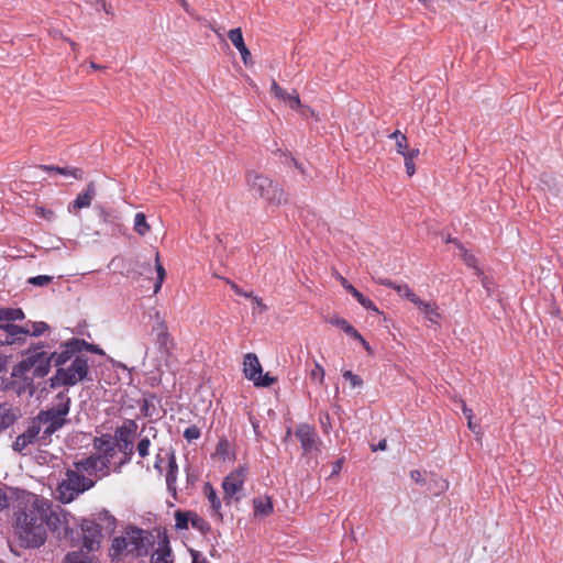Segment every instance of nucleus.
Instances as JSON below:
<instances>
[{
    "instance_id": "obj_1",
    "label": "nucleus",
    "mask_w": 563,
    "mask_h": 563,
    "mask_svg": "<svg viewBox=\"0 0 563 563\" xmlns=\"http://www.w3.org/2000/svg\"><path fill=\"white\" fill-rule=\"evenodd\" d=\"M14 534L24 549L42 547L47 532L51 531L57 539L74 543V529L69 527L67 514L56 511L51 500L31 495L19 503L14 511Z\"/></svg>"
},
{
    "instance_id": "obj_2",
    "label": "nucleus",
    "mask_w": 563,
    "mask_h": 563,
    "mask_svg": "<svg viewBox=\"0 0 563 563\" xmlns=\"http://www.w3.org/2000/svg\"><path fill=\"white\" fill-rule=\"evenodd\" d=\"M67 350L68 344L62 342L58 350L53 352L56 372L48 379L52 389L74 387L80 382L91 380L88 356L69 353Z\"/></svg>"
},
{
    "instance_id": "obj_3",
    "label": "nucleus",
    "mask_w": 563,
    "mask_h": 563,
    "mask_svg": "<svg viewBox=\"0 0 563 563\" xmlns=\"http://www.w3.org/2000/svg\"><path fill=\"white\" fill-rule=\"evenodd\" d=\"M245 181L253 197L262 199L271 206L279 207L288 202V194L283 186L266 175L250 170L245 175Z\"/></svg>"
},
{
    "instance_id": "obj_4",
    "label": "nucleus",
    "mask_w": 563,
    "mask_h": 563,
    "mask_svg": "<svg viewBox=\"0 0 563 563\" xmlns=\"http://www.w3.org/2000/svg\"><path fill=\"white\" fill-rule=\"evenodd\" d=\"M125 533L126 536L113 538L111 543L112 558H119L123 553L135 558L147 555L148 545L153 544L150 539L151 534L136 526H128Z\"/></svg>"
},
{
    "instance_id": "obj_5",
    "label": "nucleus",
    "mask_w": 563,
    "mask_h": 563,
    "mask_svg": "<svg viewBox=\"0 0 563 563\" xmlns=\"http://www.w3.org/2000/svg\"><path fill=\"white\" fill-rule=\"evenodd\" d=\"M44 347V342H38L34 347H29L25 353L26 357L14 366L12 375L15 376L18 373L33 369V377L35 378H44L47 376L52 365L55 366V357L53 353L47 354L43 351Z\"/></svg>"
},
{
    "instance_id": "obj_6",
    "label": "nucleus",
    "mask_w": 563,
    "mask_h": 563,
    "mask_svg": "<svg viewBox=\"0 0 563 563\" xmlns=\"http://www.w3.org/2000/svg\"><path fill=\"white\" fill-rule=\"evenodd\" d=\"M137 424L135 420L128 419L122 426L114 431V449L123 454V457L114 467V472L120 473L121 466L131 462L134 454L133 442L136 433Z\"/></svg>"
},
{
    "instance_id": "obj_7",
    "label": "nucleus",
    "mask_w": 563,
    "mask_h": 563,
    "mask_svg": "<svg viewBox=\"0 0 563 563\" xmlns=\"http://www.w3.org/2000/svg\"><path fill=\"white\" fill-rule=\"evenodd\" d=\"M67 479H64L58 488H65L70 490L68 500H71L74 495L81 494L91 487H93L95 482L85 475L80 474L78 471L68 470L66 473Z\"/></svg>"
},
{
    "instance_id": "obj_8",
    "label": "nucleus",
    "mask_w": 563,
    "mask_h": 563,
    "mask_svg": "<svg viewBox=\"0 0 563 563\" xmlns=\"http://www.w3.org/2000/svg\"><path fill=\"white\" fill-rule=\"evenodd\" d=\"M35 422L42 428V424L46 427L43 429L41 434V440L45 441L57 430L63 428L67 423V418H59L56 413H53V410H41L35 417H33Z\"/></svg>"
},
{
    "instance_id": "obj_9",
    "label": "nucleus",
    "mask_w": 563,
    "mask_h": 563,
    "mask_svg": "<svg viewBox=\"0 0 563 563\" xmlns=\"http://www.w3.org/2000/svg\"><path fill=\"white\" fill-rule=\"evenodd\" d=\"M80 528L82 531V548L87 551L98 550L102 540L100 523L96 520L82 519Z\"/></svg>"
},
{
    "instance_id": "obj_10",
    "label": "nucleus",
    "mask_w": 563,
    "mask_h": 563,
    "mask_svg": "<svg viewBox=\"0 0 563 563\" xmlns=\"http://www.w3.org/2000/svg\"><path fill=\"white\" fill-rule=\"evenodd\" d=\"M156 320L157 322L152 329V332L155 334V344L162 355L169 357L175 347L174 340L168 332L166 322L159 319L158 312L156 313Z\"/></svg>"
},
{
    "instance_id": "obj_11",
    "label": "nucleus",
    "mask_w": 563,
    "mask_h": 563,
    "mask_svg": "<svg viewBox=\"0 0 563 563\" xmlns=\"http://www.w3.org/2000/svg\"><path fill=\"white\" fill-rule=\"evenodd\" d=\"M246 468L240 467L231 472L222 481V488L224 492L223 500L227 505L231 504L232 497L243 488L245 482Z\"/></svg>"
},
{
    "instance_id": "obj_12",
    "label": "nucleus",
    "mask_w": 563,
    "mask_h": 563,
    "mask_svg": "<svg viewBox=\"0 0 563 563\" xmlns=\"http://www.w3.org/2000/svg\"><path fill=\"white\" fill-rule=\"evenodd\" d=\"M97 209L99 211V218L106 227L104 230L107 233L111 235H122L125 233L126 229L117 211L113 209H107L102 206H98Z\"/></svg>"
},
{
    "instance_id": "obj_13",
    "label": "nucleus",
    "mask_w": 563,
    "mask_h": 563,
    "mask_svg": "<svg viewBox=\"0 0 563 563\" xmlns=\"http://www.w3.org/2000/svg\"><path fill=\"white\" fill-rule=\"evenodd\" d=\"M42 432V428L35 422L32 418L29 421V424L23 433L16 437L15 441L12 444L13 451L18 453H23V451L31 444H34L37 440L41 439L40 433Z\"/></svg>"
},
{
    "instance_id": "obj_14",
    "label": "nucleus",
    "mask_w": 563,
    "mask_h": 563,
    "mask_svg": "<svg viewBox=\"0 0 563 563\" xmlns=\"http://www.w3.org/2000/svg\"><path fill=\"white\" fill-rule=\"evenodd\" d=\"M295 435L299 440L305 454L317 450V441L319 440L314 428L308 423H299L295 429Z\"/></svg>"
},
{
    "instance_id": "obj_15",
    "label": "nucleus",
    "mask_w": 563,
    "mask_h": 563,
    "mask_svg": "<svg viewBox=\"0 0 563 563\" xmlns=\"http://www.w3.org/2000/svg\"><path fill=\"white\" fill-rule=\"evenodd\" d=\"M93 449L99 452L97 455L104 461L103 467H109L114 453V441L111 434L104 433L96 437L93 439Z\"/></svg>"
},
{
    "instance_id": "obj_16",
    "label": "nucleus",
    "mask_w": 563,
    "mask_h": 563,
    "mask_svg": "<svg viewBox=\"0 0 563 563\" xmlns=\"http://www.w3.org/2000/svg\"><path fill=\"white\" fill-rule=\"evenodd\" d=\"M65 342L68 344L69 353H78L81 356H87V352L104 355V351L99 345L89 343L85 339L71 338Z\"/></svg>"
},
{
    "instance_id": "obj_17",
    "label": "nucleus",
    "mask_w": 563,
    "mask_h": 563,
    "mask_svg": "<svg viewBox=\"0 0 563 563\" xmlns=\"http://www.w3.org/2000/svg\"><path fill=\"white\" fill-rule=\"evenodd\" d=\"M340 283L343 286V288L349 294H351L364 309H366L367 311L374 312L376 314L382 313V311L378 309V307L368 297L364 296L352 284H350L346 278H344L343 276H340Z\"/></svg>"
},
{
    "instance_id": "obj_18",
    "label": "nucleus",
    "mask_w": 563,
    "mask_h": 563,
    "mask_svg": "<svg viewBox=\"0 0 563 563\" xmlns=\"http://www.w3.org/2000/svg\"><path fill=\"white\" fill-rule=\"evenodd\" d=\"M96 196V186L93 181H90L86 189L78 194L73 202L68 205V211L76 213L78 210L88 208L91 205Z\"/></svg>"
},
{
    "instance_id": "obj_19",
    "label": "nucleus",
    "mask_w": 563,
    "mask_h": 563,
    "mask_svg": "<svg viewBox=\"0 0 563 563\" xmlns=\"http://www.w3.org/2000/svg\"><path fill=\"white\" fill-rule=\"evenodd\" d=\"M168 467L166 472V486L168 493L176 498L177 497V475H178V464L176 460V454L174 450L167 452Z\"/></svg>"
},
{
    "instance_id": "obj_20",
    "label": "nucleus",
    "mask_w": 563,
    "mask_h": 563,
    "mask_svg": "<svg viewBox=\"0 0 563 563\" xmlns=\"http://www.w3.org/2000/svg\"><path fill=\"white\" fill-rule=\"evenodd\" d=\"M228 37L233 44V46L239 51L241 54L243 63L247 66L250 62L252 60L251 53L249 48L246 47L243 38V34L240 27L232 29L228 33Z\"/></svg>"
},
{
    "instance_id": "obj_21",
    "label": "nucleus",
    "mask_w": 563,
    "mask_h": 563,
    "mask_svg": "<svg viewBox=\"0 0 563 563\" xmlns=\"http://www.w3.org/2000/svg\"><path fill=\"white\" fill-rule=\"evenodd\" d=\"M262 369V365L256 354L247 353L244 356L243 373L249 380L254 382L255 379H258Z\"/></svg>"
},
{
    "instance_id": "obj_22",
    "label": "nucleus",
    "mask_w": 563,
    "mask_h": 563,
    "mask_svg": "<svg viewBox=\"0 0 563 563\" xmlns=\"http://www.w3.org/2000/svg\"><path fill=\"white\" fill-rule=\"evenodd\" d=\"M20 417V410L13 408L10 404L0 405V432L10 428Z\"/></svg>"
},
{
    "instance_id": "obj_23",
    "label": "nucleus",
    "mask_w": 563,
    "mask_h": 563,
    "mask_svg": "<svg viewBox=\"0 0 563 563\" xmlns=\"http://www.w3.org/2000/svg\"><path fill=\"white\" fill-rule=\"evenodd\" d=\"M8 329L11 332L8 333L9 347L16 350L22 347L26 343L27 331L23 330L21 325L14 323H7Z\"/></svg>"
},
{
    "instance_id": "obj_24",
    "label": "nucleus",
    "mask_w": 563,
    "mask_h": 563,
    "mask_svg": "<svg viewBox=\"0 0 563 563\" xmlns=\"http://www.w3.org/2000/svg\"><path fill=\"white\" fill-rule=\"evenodd\" d=\"M104 461L98 455H90L81 461L75 463L76 468L79 472H87L88 474L96 473L98 471L108 470L103 467Z\"/></svg>"
},
{
    "instance_id": "obj_25",
    "label": "nucleus",
    "mask_w": 563,
    "mask_h": 563,
    "mask_svg": "<svg viewBox=\"0 0 563 563\" xmlns=\"http://www.w3.org/2000/svg\"><path fill=\"white\" fill-rule=\"evenodd\" d=\"M380 285L395 290L400 297L406 298L411 303H416L419 297L411 290L407 284H397L391 279H382Z\"/></svg>"
},
{
    "instance_id": "obj_26",
    "label": "nucleus",
    "mask_w": 563,
    "mask_h": 563,
    "mask_svg": "<svg viewBox=\"0 0 563 563\" xmlns=\"http://www.w3.org/2000/svg\"><path fill=\"white\" fill-rule=\"evenodd\" d=\"M415 306L424 314L428 321L434 324L439 323L441 313L439 312V306L437 303L427 302L419 298Z\"/></svg>"
},
{
    "instance_id": "obj_27",
    "label": "nucleus",
    "mask_w": 563,
    "mask_h": 563,
    "mask_svg": "<svg viewBox=\"0 0 563 563\" xmlns=\"http://www.w3.org/2000/svg\"><path fill=\"white\" fill-rule=\"evenodd\" d=\"M172 556V549L169 547V540L166 534L158 542V547L155 554L152 556L151 563H172L169 560Z\"/></svg>"
},
{
    "instance_id": "obj_28",
    "label": "nucleus",
    "mask_w": 563,
    "mask_h": 563,
    "mask_svg": "<svg viewBox=\"0 0 563 563\" xmlns=\"http://www.w3.org/2000/svg\"><path fill=\"white\" fill-rule=\"evenodd\" d=\"M202 489H203L205 496L207 497V499L210 504L212 511L214 512V515L217 516V518L219 520H222L223 515L221 512V499L218 497L217 490L214 489L212 484L209 482L203 484Z\"/></svg>"
},
{
    "instance_id": "obj_29",
    "label": "nucleus",
    "mask_w": 563,
    "mask_h": 563,
    "mask_svg": "<svg viewBox=\"0 0 563 563\" xmlns=\"http://www.w3.org/2000/svg\"><path fill=\"white\" fill-rule=\"evenodd\" d=\"M48 410H53L59 418H66L70 410V398L66 391H59L56 395V404H54Z\"/></svg>"
},
{
    "instance_id": "obj_30",
    "label": "nucleus",
    "mask_w": 563,
    "mask_h": 563,
    "mask_svg": "<svg viewBox=\"0 0 563 563\" xmlns=\"http://www.w3.org/2000/svg\"><path fill=\"white\" fill-rule=\"evenodd\" d=\"M154 401H161L156 394L150 391L143 393L140 409L144 417L152 418L154 415L157 413V409L156 406L154 405Z\"/></svg>"
},
{
    "instance_id": "obj_31",
    "label": "nucleus",
    "mask_w": 563,
    "mask_h": 563,
    "mask_svg": "<svg viewBox=\"0 0 563 563\" xmlns=\"http://www.w3.org/2000/svg\"><path fill=\"white\" fill-rule=\"evenodd\" d=\"M253 506L255 516L267 517L274 511L273 501L269 496L254 498Z\"/></svg>"
},
{
    "instance_id": "obj_32",
    "label": "nucleus",
    "mask_w": 563,
    "mask_h": 563,
    "mask_svg": "<svg viewBox=\"0 0 563 563\" xmlns=\"http://www.w3.org/2000/svg\"><path fill=\"white\" fill-rule=\"evenodd\" d=\"M40 168L46 172H54L63 176H70L75 179H81L84 172L80 168L77 167H60V166H53V165H40Z\"/></svg>"
},
{
    "instance_id": "obj_33",
    "label": "nucleus",
    "mask_w": 563,
    "mask_h": 563,
    "mask_svg": "<svg viewBox=\"0 0 563 563\" xmlns=\"http://www.w3.org/2000/svg\"><path fill=\"white\" fill-rule=\"evenodd\" d=\"M23 319H25V313L21 308H0V322L13 323Z\"/></svg>"
},
{
    "instance_id": "obj_34",
    "label": "nucleus",
    "mask_w": 563,
    "mask_h": 563,
    "mask_svg": "<svg viewBox=\"0 0 563 563\" xmlns=\"http://www.w3.org/2000/svg\"><path fill=\"white\" fill-rule=\"evenodd\" d=\"M23 330L27 331V336H40L44 332L49 330V325L44 321H26L24 325H21Z\"/></svg>"
},
{
    "instance_id": "obj_35",
    "label": "nucleus",
    "mask_w": 563,
    "mask_h": 563,
    "mask_svg": "<svg viewBox=\"0 0 563 563\" xmlns=\"http://www.w3.org/2000/svg\"><path fill=\"white\" fill-rule=\"evenodd\" d=\"M102 525V528L109 532L113 533L117 527V519L112 516L107 509H102L97 514V520Z\"/></svg>"
},
{
    "instance_id": "obj_36",
    "label": "nucleus",
    "mask_w": 563,
    "mask_h": 563,
    "mask_svg": "<svg viewBox=\"0 0 563 563\" xmlns=\"http://www.w3.org/2000/svg\"><path fill=\"white\" fill-rule=\"evenodd\" d=\"M329 322L342 329L351 338L358 335V331L344 318L335 317L330 319Z\"/></svg>"
},
{
    "instance_id": "obj_37",
    "label": "nucleus",
    "mask_w": 563,
    "mask_h": 563,
    "mask_svg": "<svg viewBox=\"0 0 563 563\" xmlns=\"http://www.w3.org/2000/svg\"><path fill=\"white\" fill-rule=\"evenodd\" d=\"M134 230L141 235H146L151 228L146 221V217L143 212H137L134 218Z\"/></svg>"
},
{
    "instance_id": "obj_38",
    "label": "nucleus",
    "mask_w": 563,
    "mask_h": 563,
    "mask_svg": "<svg viewBox=\"0 0 563 563\" xmlns=\"http://www.w3.org/2000/svg\"><path fill=\"white\" fill-rule=\"evenodd\" d=\"M461 256H462L464 263L468 267H472L475 269L476 275H483V271L478 267V260L471 251H468L466 247H464L461 251Z\"/></svg>"
},
{
    "instance_id": "obj_39",
    "label": "nucleus",
    "mask_w": 563,
    "mask_h": 563,
    "mask_svg": "<svg viewBox=\"0 0 563 563\" xmlns=\"http://www.w3.org/2000/svg\"><path fill=\"white\" fill-rule=\"evenodd\" d=\"M155 268H156V273H157V278H156V282L154 284V292H158L162 288V284L164 282V278L166 276V271L164 268V266L162 265L161 261H159V253L156 252L155 253Z\"/></svg>"
},
{
    "instance_id": "obj_40",
    "label": "nucleus",
    "mask_w": 563,
    "mask_h": 563,
    "mask_svg": "<svg viewBox=\"0 0 563 563\" xmlns=\"http://www.w3.org/2000/svg\"><path fill=\"white\" fill-rule=\"evenodd\" d=\"M190 523L192 528L200 531L202 534H207L211 529L209 522L202 517L198 516L196 512H191Z\"/></svg>"
},
{
    "instance_id": "obj_41",
    "label": "nucleus",
    "mask_w": 563,
    "mask_h": 563,
    "mask_svg": "<svg viewBox=\"0 0 563 563\" xmlns=\"http://www.w3.org/2000/svg\"><path fill=\"white\" fill-rule=\"evenodd\" d=\"M190 517H191V511L177 510L175 512V528L177 530L188 529Z\"/></svg>"
},
{
    "instance_id": "obj_42",
    "label": "nucleus",
    "mask_w": 563,
    "mask_h": 563,
    "mask_svg": "<svg viewBox=\"0 0 563 563\" xmlns=\"http://www.w3.org/2000/svg\"><path fill=\"white\" fill-rule=\"evenodd\" d=\"M309 376L312 382L322 385L324 382L323 367L318 362H314V367L310 371Z\"/></svg>"
},
{
    "instance_id": "obj_43",
    "label": "nucleus",
    "mask_w": 563,
    "mask_h": 563,
    "mask_svg": "<svg viewBox=\"0 0 563 563\" xmlns=\"http://www.w3.org/2000/svg\"><path fill=\"white\" fill-rule=\"evenodd\" d=\"M343 378L345 380H349L351 386L353 388L362 387L363 386V379L361 376L354 374L352 371H344L342 374Z\"/></svg>"
},
{
    "instance_id": "obj_44",
    "label": "nucleus",
    "mask_w": 563,
    "mask_h": 563,
    "mask_svg": "<svg viewBox=\"0 0 563 563\" xmlns=\"http://www.w3.org/2000/svg\"><path fill=\"white\" fill-rule=\"evenodd\" d=\"M183 435L188 442H191L194 440H198L201 437V430L196 424H192L185 429Z\"/></svg>"
},
{
    "instance_id": "obj_45",
    "label": "nucleus",
    "mask_w": 563,
    "mask_h": 563,
    "mask_svg": "<svg viewBox=\"0 0 563 563\" xmlns=\"http://www.w3.org/2000/svg\"><path fill=\"white\" fill-rule=\"evenodd\" d=\"M277 380L276 377H273L269 375V373L263 374V372L260 374V378L255 379L254 386L256 387H269Z\"/></svg>"
},
{
    "instance_id": "obj_46",
    "label": "nucleus",
    "mask_w": 563,
    "mask_h": 563,
    "mask_svg": "<svg viewBox=\"0 0 563 563\" xmlns=\"http://www.w3.org/2000/svg\"><path fill=\"white\" fill-rule=\"evenodd\" d=\"M52 279L53 277L48 275H37L34 277H30L27 283L33 286L42 287L48 285L52 282Z\"/></svg>"
},
{
    "instance_id": "obj_47",
    "label": "nucleus",
    "mask_w": 563,
    "mask_h": 563,
    "mask_svg": "<svg viewBox=\"0 0 563 563\" xmlns=\"http://www.w3.org/2000/svg\"><path fill=\"white\" fill-rule=\"evenodd\" d=\"M284 101L288 102V106L292 110H298L301 107L299 95L295 90L292 93L286 92V100Z\"/></svg>"
},
{
    "instance_id": "obj_48",
    "label": "nucleus",
    "mask_w": 563,
    "mask_h": 563,
    "mask_svg": "<svg viewBox=\"0 0 563 563\" xmlns=\"http://www.w3.org/2000/svg\"><path fill=\"white\" fill-rule=\"evenodd\" d=\"M151 441L148 438H142L137 443V453L141 457H146L150 454Z\"/></svg>"
},
{
    "instance_id": "obj_49",
    "label": "nucleus",
    "mask_w": 563,
    "mask_h": 563,
    "mask_svg": "<svg viewBox=\"0 0 563 563\" xmlns=\"http://www.w3.org/2000/svg\"><path fill=\"white\" fill-rule=\"evenodd\" d=\"M477 276L481 277L482 286L486 290L487 296H489V297L493 296L494 287H495L494 282L488 276H486L484 273H483V275H477Z\"/></svg>"
},
{
    "instance_id": "obj_50",
    "label": "nucleus",
    "mask_w": 563,
    "mask_h": 563,
    "mask_svg": "<svg viewBox=\"0 0 563 563\" xmlns=\"http://www.w3.org/2000/svg\"><path fill=\"white\" fill-rule=\"evenodd\" d=\"M271 92L275 98L286 100V91L276 82L275 79L272 80Z\"/></svg>"
},
{
    "instance_id": "obj_51",
    "label": "nucleus",
    "mask_w": 563,
    "mask_h": 563,
    "mask_svg": "<svg viewBox=\"0 0 563 563\" xmlns=\"http://www.w3.org/2000/svg\"><path fill=\"white\" fill-rule=\"evenodd\" d=\"M64 563H88L80 553L69 552L64 558Z\"/></svg>"
},
{
    "instance_id": "obj_52",
    "label": "nucleus",
    "mask_w": 563,
    "mask_h": 563,
    "mask_svg": "<svg viewBox=\"0 0 563 563\" xmlns=\"http://www.w3.org/2000/svg\"><path fill=\"white\" fill-rule=\"evenodd\" d=\"M8 331H10L7 327V323L0 324V347H8L9 341H8ZM11 332H9L10 334Z\"/></svg>"
},
{
    "instance_id": "obj_53",
    "label": "nucleus",
    "mask_w": 563,
    "mask_h": 563,
    "mask_svg": "<svg viewBox=\"0 0 563 563\" xmlns=\"http://www.w3.org/2000/svg\"><path fill=\"white\" fill-rule=\"evenodd\" d=\"M229 446L230 444L228 439L221 438L217 443L216 451L218 454L225 455L228 453Z\"/></svg>"
},
{
    "instance_id": "obj_54",
    "label": "nucleus",
    "mask_w": 563,
    "mask_h": 563,
    "mask_svg": "<svg viewBox=\"0 0 563 563\" xmlns=\"http://www.w3.org/2000/svg\"><path fill=\"white\" fill-rule=\"evenodd\" d=\"M408 148V141L406 135H401L398 141H396V151L398 154L402 155L406 153V150Z\"/></svg>"
},
{
    "instance_id": "obj_55",
    "label": "nucleus",
    "mask_w": 563,
    "mask_h": 563,
    "mask_svg": "<svg viewBox=\"0 0 563 563\" xmlns=\"http://www.w3.org/2000/svg\"><path fill=\"white\" fill-rule=\"evenodd\" d=\"M343 463H344V457L338 459L336 461H334L332 463V471H331L330 477L338 476L341 473Z\"/></svg>"
},
{
    "instance_id": "obj_56",
    "label": "nucleus",
    "mask_w": 563,
    "mask_h": 563,
    "mask_svg": "<svg viewBox=\"0 0 563 563\" xmlns=\"http://www.w3.org/2000/svg\"><path fill=\"white\" fill-rule=\"evenodd\" d=\"M190 555L192 558L191 563H208V560L196 550H190Z\"/></svg>"
},
{
    "instance_id": "obj_57",
    "label": "nucleus",
    "mask_w": 563,
    "mask_h": 563,
    "mask_svg": "<svg viewBox=\"0 0 563 563\" xmlns=\"http://www.w3.org/2000/svg\"><path fill=\"white\" fill-rule=\"evenodd\" d=\"M404 159H405L406 173L409 177H411L416 172L413 159H409V158H404Z\"/></svg>"
},
{
    "instance_id": "obj_58",
    "label": "nucleus",
    "mask_w": 563,
    "mask_h": 563,
    "mask_svg": "<svg viewBox=\"0 0 563 563\" xmlns=\"http://www.w3.org/2000/svg\"><path fill=\"white\" fill-rule=\"evenodd\" d=\"M410 477H411V479H413L416 483H419V484H424V483H426L424 477L422 476L421 472H420V471H418V470H412V471H410Z\"/></svg>"
},
{
    "instance_id": "obj_59",
    "label": "nucleus",
    "mask_w": 563,
    "mask_h": 563,
    "mask_svg": "<svg viewBox=\"0 0 563 563\" xmlns=\"http://www.w3.org/2000/svg\"><path fill=\"white\" fill-rule=\"evenodd\" d=\"M418 155H419V150L418 148H410V150L407 148L406 153L402 154L404 158H409V159H413Z\"/></svg>"
},
{
    "instance_id": "obj_60",
    "label": "nucleus",
    "mask_w": 563,
    "mask_h": 563,
    "mask_svg": "<svg viewBox=\"0 0 563 563\" xmlns=\"http://www.w3.org/2000/svg\"><path fill=\"white\" fill-rule=\"evenodd\" d=\"M250 299L253 300V303L258 307L261 310H266V305L263 302L262 298L257 297V296H254L252 294V297H250Z\"/></svg>"
},
{
    "instance_id": "obj_61",
    "label": "nucleus",
    "mask_w": 563,
    "mask_h": 563,
    "mask_svg": "<svg viewBox=\"0 0 563 563\" xmlns=\"http://www.w3.org/2000/svg\"><path fill=\"white\" fill-rule=\"evenodd\" d=\"M446 243H452V244H454V245H455L460 251H462V250L465 247V246L462 244V242H461L459 239H456V238H451V236H449V238L446 239Z\"/></svg>"
},
{
    "instance_id": "obj_62",
    "label": "nucleus",
    "mask_w": 563,
    "mask_h": 563,
    "mask_svg": "<svg viewBox=\"0 0 563 563\" xmlns=\"http://www.w3.org/2000/svg\"><path fill=\"white\" fill-rule=\"evenodd\" d=\"M8 506L7 494L0 488V510Z\"/></svg>"
},
{
    "instance_id": "obj_63",
    "label": "nucleus",
    "mask_w": 563,
    "mask_h": 563,
    "mask_svg": "<svg viewBox=\"0 0 563 563\" xmlns=\"http://www.w3.org/2000/svg\"><path fill=\"white\" fill-rule=\"evenodd\" d=\"M163 457L161 456V454H157L156 455V459H155V463H154V468L158 472V473H162L163 472V468H162V463H163Z\"/></svg>"
},
{
    "instance_id": "obj_64",
    "label": "nucleus",
    "mask_w": 563,
    "mask_h": 563,
    "mask_svg": "<svg viewBox=\"0 0 563 563\" xmlns=\"http://www.w3.org/2000/svg\"><path fill=\"white\" fill-rule=\"evenodd\" d=\"M98 2L101 4L102 10L107 14H113L112 7L106 2V0H98Z\"/></svg>"
}]
</instances>
